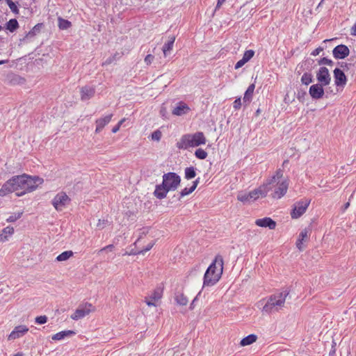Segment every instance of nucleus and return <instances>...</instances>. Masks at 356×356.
<instances>
[{
	"label": "nucleus",
	"mask_w": 356,
	"mask_h": 356,
	"mask_svg": "<svg viewBox=\"0 0 356 356\" xmlns=\"http://www.w3.org/2000/svg\"><path fill=\"white\" fill-rule=\"evenodd\" d=\"M222 270L223 259L221 255L218 254L204 273L203 286H211L216 284L221 277Z\"/></svg>",
	"instance_id": "1"
},
{
	"label": "nucleus",
	"mask_w": 356,
	"mask_h": 356,
	"mask_svg": "<svg viewBox=\"0 0 356 356\" xmlns=\"http://www.w3.org/2000/svg\"><path fill=\"white\" fill-rule=\"evenodd\" d=\"M350 50L344 44H339L335 47L332 51L333 56L337 59H343L349 55Z\"/></svg>",
	"instance_id": "16"
},
{
	"label": "nucleus",
	"mask_w": 356,
	"mask_h": 356,
	"mask_svg": "<svg viewBox=\"0 0 356 356\" xmlns=\"http://www.w3.org/2000/svg\"><path fill=\"white\" fill-rule=\"evenodd\" d=\"M24 191L20 193H17L18 196L35 190L37 187L43 182V179L38 176L31 177L26 175V178H24Z\"/></svg>",
	"instance_id": "7"
},
{
	"label": "nucleus",
	"mask_w": 356,
	"mask_h": 356,
	"mask_svg": "<svg viewBox=\"0 0 356 356\" xmlns=\"http://www.w3.org/2000/svg\"><path fill=\"white\" fill-rule=\"evenodd\" d=\"M6 29L10 31V32H14L19 27L18 22L16 19H10L6 24Z\"/></svg>",
	"instance_id": "29"
},
{
	"label": "nucleus",
	"mask_w": 356,
	"mask_h": 356,
	"mask_svg": "<svg viewBox=\"0 0 356 356\" xmlns=\"http://www.w3.org/2000/svg\"><path fill=\"white\" fill-rule=\"evenodd\" d=\"M339 64L340 65V67H342L343 70L348 69V65H350V64H348L347 63H344V62L339 63Z\"/></svg>",
	"instance_id": "55"
},
{
	"label": "nucleus",
	"mask_w": 356,
	"mask_h": 356,
	"mask_svg": "<svg viewBox=\"0 0 356 356\" xmlns=\"http://www.w3.org/2000/svg\"><path fill=\"white\" fill-rule=\"evenodd\" d=\"M255 88V85L254 83L250 84L248 89L246 90L244 97H243V102H249L252 99V95L254 92Z\"/></svg>",
	"instance_id": "28"
},
{
	"label": "nucleus",
	"mask_w": 356,
	"mask_h": 356,
	"mask_svg": "<svg viewBox=\"0 0 356 356\" xmlns=\"http://www.w3.org/2000/svg\"><path fill=\"white\" fill-rule=\"evenodd\" d=\"M24 178L26 174L19 176H14L8 180L0 189V196H5L8 193L17 191L19 189L24 191Z\"/></svg>",
	"instance_id": "4"
},
{
	"label": "nucleus",
	"mask_w": 356,
	"mask_h": 356,
	"mask_svg": "<svg viewBox=\"0 0 356 356\" xmlns=\"http://www.w3.org/2000/svg\"><path fill=\"white\" fill-rule=\"evenodd\" d=\"M95 95V88L90 86H84L81 89V100L86 101Z\"/></svg>",
	"instance_id": "21"
},
{
	"label": "nucleus",
	"mask_w": 356,
	"mask_h": 356,
	"mask_svg": "<svg viewBox=\"0 0 356 356\" xmlns=\"http://www.w3.org/2000/svg\"><path fill=\"white\" fill-rule=\"evenodd\" d=\"M245 63H246V61L244 60L243 58H241L240 60H238L236 63L234 68L236 70H238V69L241 68V67H243Z\"/></svg>",
	"instance_id": "49"
},
{
	"label": "nucleus",
	"mask_w": 356,
	"mask_h": 356,
	"mask_svg": "<svg viewBox=\"0 0 356 356\" xmlns=\"http://www.w3.org/2000/svg\"><path fill=\"white\" fill-rule=\"evenodd\" d=\"M301 82L302 84L309 85L313 82V76L310 73H305L301 77Z\"/></svg>",
	"instance_id": "35"
},
{
	"label": "nucleus",
	"mask_w": 356,
	"mask_h": 356,
	"mask_svg": "<svg viewBox=\"0 0 356 356\" xmlns=\"http://www.w3.org/2000/svg\"><path fill=\"white\" fill-rule=\"evenodd\" d=\"M58 27L60 29L65 30L70 28L72 25L71 22L67 19L58 17Z\"/></svg>",
	"instance_id": "33"
},
{
	"label": "nucleus",
	"mask_w": 356,
	"mask_h": 356,
	"mask_svg": "<svg viewBox=\"0 0 356 356\" xmlns=\"http://www.w3.org/2000/svg\"><path fill=\"white\" fill-rule=\"evenodd\" d=\"M22 213H23V212L15 213L12 214L11 216H10L7 218L6 221L8 222H14L17 220H18L19 218H20L22 217Z\"/></svg>",
	"instance_id": "39"
},
{
	"label": "nucleus",
	"mask_w": 356,
	"mask_h": 356,
	"mask_svg": "<svg viewBox=\"0 0 356 356\" xmlns=\"http://www.w3.org/2000/svg\"><path fill=\"white\" fill-rule=\"evenodd\" d=\"M35 321L40 325L44 324L47 321V317L46 316H39L35 318Z\"/></svg>",
	"instance_id": "43"
},
{
	"label": "nucleus",
	"mask_w": 356,
	"mask_h": 356,
	"mask_svg": "<svg viewBox=\"0 0 356 356\" xmlns=\"http://www.w3.org/2000/svg\"><path fill=\"white\" fill-rule=\"evenodd\" d=\"M42 26V24H37L35 25L33 29L32 30H31L28 34H27V37H32L33 35H35L36 34V33L39 32L40 31V27Z\"/></svg>",
	"instance_id": "41"
},
{
	"label": "nucleus",
	"mask_w": 356,
	"mask_h": 356,
	"mask_svg": "<svg viewBox=\"0 0 356 356\" xmlns=\"http://www.w3.org/2000/svg\"><path fill=\"white\" fill-rule=\"evenodd\" d=\"M154 58V56L152 54H148L146 56V57L145 58V62L147 64V65H149L152 63V62L153 61Z\"/></svg>",
	"instance_id": "50"
},
{
	"label": "nucleus",
	"mask_w": 356,
	"mask_h": 356,
	"mask_svg": "<svg viewBox=\"0 0 356 356\" xmlns=\"http://www.w3.org/2000/svg\"><path fill=\"white\" fill-rule=\"evenodd\" d=\"M312 233V229L310 227L305 228L303 229L298 236V238L296 241V245H301L304 242H307V238L310 236Z\"/></svg>",
	"instance_id": "23"
},
{
	"label": "nucleus",
	"mask_w": 356,
	"mask_h": 356,
	"mask_svg": "<svg viewBox=\"0 0 356 356\" xmlns=\"http://www.w3.org/2000/svg\"><path fill=\"white\" fill-rule=\"evenodd\" d=\"M197 300V296H196V297L193 299V300L192 301V302H191V305H190V309H193V308H194V307H195V301H196Z\"/></svg>",
	"instance_id": "56"
},
{
	"label": "nucleus",
	"mask_w": 356,
	"mask_h": 356,
	"mask_svg": "<svg viewBox=\"0 0 356 356\" xmlns=\"http://www.w3.org/2000/svg\"><path fill=\"white\" fill-rule=\"evenodd\" d=\"M241 98H238L236 99H235V101L233 103V107L236 109V110H238L241 108Z\"/></svg>",
	"instance_id": "46"
},
{
	"label": "nucleus",
	"mask_w": 356,
	"mask_h": 356,
	"mask_svg": "<svg viewBox=\"0 0 356 356\" xmlns=\"http://www.w3.org/2000/svg\"><path fill=\"white\" fill-rule=\"evenodd\" d=\"M310 204V200L305 199L297 202L293 204V209L291 213L292 218H298L300 217L307 210Z\"/></svg>",
	"instance_id": "10"
},
{
	"label": "nucleus",
	"mask_w": 356,
	"mask_h": 356,
	"mask_svg": "<svg viewBox=\"0 0 356 356\" xmlns=\"http://www.w3.org/2000/svg\"><path fill=\"white\" fill-rule=\"evenodd\" d=\"M184 173L186 179H191L196 176L195 168L192 166L185 168Z\"/></svg>",
	"instance_id": "32"
},
{
	"label": "nucleus",
	"mask_w": 356,
	"mask_h": 356,
	"mask_svg": "<svg viewBox=\"0 0 356 356\" xmlns=\"http://www.w3.org/2000/svg\"><path fill=\"white\" fill-rule=\"evenodd\" d=\"M316 78L318 81V83L323 86H327L331 81V76L329 73V70L325 67H321L319 68L316 73Z\"/></svg>",
	"instance_id": "12"
},
{
	"label": "nucleus",
	"mask_w": 356,
	"mask_h": 356,
	"mask_svg": "<svg viewBox=\"0 0 356 356\" xmlns=\"http://www.w3.org/2000/svg\"><path fill=\"white\" fill-rule=\"evenodd\" d=\"M152 246H147V248L144 250H139L136 248L131 249L130 251H126L124 254L128 255H136L138 254H144L145 252L149 251Z\"/></svg>",
	"instance_id": "31"
},
{
	"label": "nucleus",
	"mask_w": 356,
	"mask_h": 356,
	"mask_svg": "<svg viewBox=\"0 0 356 356\" xmlns=\"http://www.w3.org/2000/svg\"><path fill=\"white\" fill-rule=\"evenodd\" d=\"M113 246H106V248H102L100 251H101V252H104V251L106 250V249H107V248H111V249H110V251H111V250H112V248H113Z\"/></svg>",
	"instance_id": "60"
},
{
	"label": "nucleus",
	"mask_w": 356,
	"mask_h": 356,
	"mask_svg": "<svg viewBox=\"0 0 356 356\" xmlns=\"http://www.w3.org/2000/svg\"><path fill=\"white\" fill-rule=\"evenodd\" d=\"M288 182L286 180L281 179L277 186L274 189V193L272 194L273 198L280 199L285 195L288 189Z\"/></svg>",
	"instance_id": "15"
},
{
	"label": "nucleus",
	"mask_w": 356,
	"mask_h": 356,
	"mask_svg": "<svg viewBox=\"0 0 356 356\" xmlns=\"http://www.w3.org/2000/svg\"><path fill=\"white\" fill-rule=\"evenodd\" d=\"M350 206V203L349 202H347L344 204V208H343V210H346L348 208V207Z\"/></svg>",
	"instance_id": "62"
},
{
	"label": "nucleus",
	"mask_w": 356,
	"mask_h": 356,
	"mask_svg": "<svg viewBox=\"0 0 356 356\" xmlns=\"http://www.w3.org/2000/svg\"><path fill=\"white\" fill-rule=\"evenodd\" d=\"M200 183V177H198L197 179H196L193 182V185L191 186L192 188H193L194 190H195V188H197L198 184Z\"/></svg>",
	"instance_id": "53"
},
{
	"label": "nucleus",
	"mask_w": 356,
	"mask_h": 356,
	"mask_svg": "<svg viewBox=\"0 0 356 356\" xmlns=\"http://www.w3.org/2000/svg\"><path fill=\"white\" fill-rule=\"evenodd\" d=\"M334 83L335 85L337 87H342L343 88L347 82L346 76L344 74V72L339 69L335 68L334 70Z\"/></svg>",
	"instance_id": "17"
},
{
	"label": "nucleus",
	"mask_w": 356,
	"mask_h": 356,
	"mask_svg": "<svg viewBox=\"0 0 356 356\" xmlns=\"http://www.w3.org/2000/svg\"><path fill=\"white\" fill-rule=\"evenodd\" d=\"M14 232L13 227L8 226L5 227L0 234V243H4L8 241V236H11Z\"/></svg>",
	"instance_id": "25"
},
{
	"label": "nucleus",
	"mask_w": 356,
	"mask_h": 356,
	"mask_svg": "<svg viewBox=\"0 0 356 356\" xmlns=\"http://www.w3.org/2000/svg\"><path fill=\"white\" fill-rule=\"evenodd\" d=\"M73 254H74V253L72 250L65 251L57 256L56 261H66L68 259H70L71 257H72Z\"/></svg>",
	"instance_id": "30"
},
{
	"label": "nucleus",
	"mask_w": 356,
	"mask_h": 356,
	"mask_svg": "<svg viewBox=\"0 0 356 356\" xmlns=\"http://www.w3.org/2000/svg\"><path fill=\"white\" fill-rule=\"evenodd\" d=\"M115 56L116 55H113L112 56H110L108 57V58H106V60L103 63V65H109L111 63H112L115 59Z\"/></svg>",
	"instance_id": "51"
},
{
	"label": "nucleus",
	"mask_w": 356,
	"mask_h": 356,
	"mask_svg": "<svg viewBox=\"0 0 356 356\" xmlns=\"http://www.w3.org/2000/svg\"><path fill=\"white\" fill-rule=\"evenodd\" d=\"M254 55V51L252 49L247 50L244 52L243 56V59L247 62H248Z\"/></svg>",
	"instance_id": "40"
},
{
	"label": "nucleus",
	"mask_w": 356,
	"mask_h": 356,
	"mask_svg": "<svg viewBox=\"0 0 356 356\" xmlns=\"http://www.w3.org/2000/svg\"><path fill=\"white\" fill-rule=\"evenodd\" d=\"M323 86L320 83H316L310 86L309 93L312 99H319L323 97L325 94Z\"/></svg>",
	"instance_id": "14"
},
{
	"label": "nucleus",
	"mask_w": 356,
	"mask_h": 356,
	"mask_svg": "<svg viewBox=\"0 0 356 356\" xmlns=\"http://www.w3.org/2000/svg\"><path fill=\"white\" fill-rule=\"evenodd\" d=\"M175 301L179 305H186L188 303L187 298L182 293L177 294L175 296Z\"/></svg>",
	"instance_id": "34"
},
{
	"label": "nucleus",
	"mask_w": 356,
	"mask_h": 356,
	"mask_svg": "<svg viewBox=\"0 0 356 356\" xmlns=\"http://www.w3.org/2000/svg\"><path fill=\"white\" fill-rule=\"evenodd\" d=\"M175 40V37L174 35H172L169 37L168 41L164 44L162 48L164 56H167L168 52H170L172 49Z\"/></svg>",
	"instance_id": "26"
},
{
	"label": "nucleus",
	"mask_w": 356,
	"mask_h": 356,
	"mask_svg": "<svg viewBox=\"0 0 356 356\" xmlns=\"http://www.w3.org/2000/svg\"><path fill=\"white\" fill-rule=\"evenodd\" d=\"M189 110L190 108L186 104L179 102L178 105L173 108L172 113L175 115L180 116L188 113Z\"/></svg>",
	"instance_id": "20"
},
{
	"label": "nucleus",
	"mask_w": 356,
	"mask_h": 356,
	"mask_svg": "<svg viewBox=\"0 0 356 356\" xmlns=\"http://www.w3.org/2000/svg\"><path fill=\"white\" fill-rule=\"evenodd\" d=\"M255 224L259 227H268L270 229H273L276 227V222L268 217L256 220Z\"/></svg>",
	"instance_id": "18"
},
{
	"label": "nucleus",
	"mask_w": 356,
	"mask_h": 356,
	"mask_svg": "<svg viewBox=\"0 0 356 356\" xmlns=\"http://www.w3.org/2000/svg\"><path fill=\"white\" fill-rule=\"evenodd\" d=\"M173 356H185V355L181 354L179 352H176L174 353Z\"/></svg>",
	"instance_id": "61"
},
{
	"label": "nucleus",
	"mask_w": 356,
	"mask_h": 356,
	"mask_svg": "<svg viewBox=\"0 0 356 356\" xmlns=\"http://www.w3.org/2000/svg\"><path fill=\"white\" fill-rule=\"evenodd\" d=\"M225 1V0H218L216 8H220V6Z\"/></svg>",
	"instance_id": "58"
},
{
	"label": "nucleus",
	"mask_w": 356,
	"mask_h": 356,
	"mask_svg": "<svg viewBox=\"0 0 356 356\" xmlns=\"http://www.w3.org/2000/svg\"><path fill=\"white\" fill-rule=\"evenodd\" d=\"M323 50V49L321 47L316 48V49H314L312 52V55L314 56H316L317 55H318L320 54V52H321Z\"/></svg>",
	"instance_id": "52"
},
{
	"label": "nucleus",
	"mask_w": 356,
	"mask_h": 356,
	"mask_svg": "<svg viewBox=\"0 0 356 356\" xmlns=\"http://www.w3.org/2000/svg\"><path fill=\"white\" fill-rule=\"evenodd\" d=\"M8 62V60H0V65L7 63Z\"/></svg>",
	"instance_id": "63"
},
{
	"label": "nucleus",
	"mask_w": 356,
	"mask_h": 356,
	"mask_svg": "<svg viewBox=\"0 0 356 356\" xmlns=\"http://www.w3.org/2000/svg\"><path fill=\"white\" fill-rule=\"evenodd\" d=\"M120 125L117 124L115 125L113 129H112V132L113 133H116L117 131H118V130L120 129Z\"/></svg>",
	"instance_id": "57"
},
{
	"label": "nucleus",
	"mask_w": 356,
	"mask_h": 356,
	"mask_svg": "<svg viewBox=\"0 0 356 356\" xmlns=\"http://www.w3.org/2000/svg\"><path fill=\"white\" fill-rule=\"evenodd\" d=\"M6 2L13 13L19 14V9L17 8L15 3H14L12 0H6Z\"/></svg>",
	"instance_id": "38"
},
{
	"label": "nucleus",
	"mask_w": 356,
	"mask_h": 356,
	"mask_svg": "<svg viewBox=\"0 0 356 356\" xmlns=\"http://www.w3.org/2000/svg\"><path fill=\"white\" fill-rule=\"evenodd\" d=\"M70 202V198L65 192L58 193L52 200V204L57 211H62Z\"/></svg>",
	"instance_id": "9"
},
{
	"label": "nucleus",
	"mask_w": 356,
	"mask_h": 356,
	"mask_svg": "<svg viewBox=\"0 0 356 356\" xmlns=\"http://www.w3.org/2000/svg\"><path fill=\"white\" fill-rule=\"evenodd\" d=\"M161 132L159 130H156L152 134L151 137L153 140L159 141L161 139Z\"/></svg>",
	"instance_id": "44"
},
{
	"label": "nucleus",
	"mask_w": 356,
	"mask_h": 356,
	"mask_svg": "<svg viewBox=\"0 0 356 356\" xmlns=\"http://www.w3.org/2000/svg\"><path fill=\"white\" fill-rule=\"evenodd\" d=\"M112 117H113V114H110L104 118L97 119L95 122V123H96L95 132L96 133L100 132L104 129V127L110 122Z\"/></svg>",
	"instance_id": "19"
},
{
	"label": "nucleus",
	"mask_w": 356,
	"mask_h": 356,
	"mask_svg": "<svg viewBox=\"0 0 356 356\" xmlns=\"http://www.w3.org/2000/svg\"><path fill=\"white\" fill-rule=\"evenodd\" d=\"M259 187V188L254 189L248 193L240 192L237 195V200L243 203H248L253 202L259 198V195L266 197V191Z\"/></svg>",
	"instance_id": "6"
},
{
	"label": "nucleus",
	"mask_w": 356,
	"mask_h": 356,
	"mask_svg": "<svg viewBox=\"0 0 356 356\" xmlns=\"http://www.w3.org/2000/svg\"><path fill=\"white\" fill-rule=\"evenodd\" d=\"M75 334V332L72 330H63L61 332H59L55 334H54L51 337L52 340L54 341H60L64 339L66 337H71L72 335Z\"/></svg>",
	"instance_id": "24"
},
{
	"label": "nucleus",
	"mask_w": 356,
	"mask_h": 356,
	"mask_svg": "<svg viewBox=\"0 0 356 356\" xmlns=\"http://www.w3.org/2000/svg\"><path fill=\"white\" fill-rule=\"evenodd\" d=\"M257 335L251 334H249L248 336L244 337L243 339H242L240 344L242 346H248V345H250V344L253 343L254 342H255L257 341Z\"/></svg>",
	"instance_id": "27"
},
{
	"label": "nucleus",
	"mask_w": 356,
	"mask_h": 356,
	"mask_svg": "<svg viewBox=\"0 0 356 356\" xmlns=\"http://www.w3.org/2000/svg\"><path fill=\"white\" fill-rule=\"evenodd\" d=\"M160 114L163 118H167V114H168L167 108L163 104L161 107Z\"/></svg>",
	"instance_id": "48"
},
{
	"label": "nucleus",
	"mask_w": 356,
	"mask_h": 356,
	"mask_svg": "<svg viewBox=\"0 0 356 356\" xmlns=\"http://www.w3.org/2000/svg\"><path fill=\"white\" fill-rule=\"evenodd\" d=\"M168 192L169 191L165 187V186L162 183L161 184L156 186L154 194L158 199L161 200L166 197Z\"/></svg>",
	"instance_id": "22"
},
{
	"label": "nucleus",
	"mask_w": 356,
	"mask_h": 356,
	"mask_svg": "<svg viewBox=\"0 0 356 356\" xmlns=\"http://www.w3.org/2000/svg\"><path fill=\"white\" fill-rule=\"evenodd\" d=\"M207 155V152L201 148L196 149L195 152V156L199 159H205Z\"/></svg>",
	"instance_id": "37"
},
{
	"label": "nucleus",
	"mask_w": 356,
	"mask_h": 356,
	"mask_svg": "<svg viewBox=\"0 0 356 356\" xmlns=\"http://www.w3.org/2000/svg\"><path fill=\"white\" fill-rule=\"evenodd\" d=\"M92 307V304L88 302L81 304L75 310L74 313L71 315V318L75 321L83 318L91 312Z\"/></svg>",
	"instance_id": "11"
},
{
	"label": "nucleus",
	"mask_w": 356,
	"mask_h": 356,
	"mask_svg": "<svg viewBox=\"0 0 356 356\" xmlns=\"http://www.w3.org/2000/svg\"><path fill=\"white\" fill-rule=\"evenodd\" d=\"M23 355H24V354L22 353H17L15 355H14V356H23Z\"/></svg>",
	"instance_id": "64"
},
{
	"label": "nucleus",
	"mask_w": 356,
	"mask_h": 356,
	"mask_svg": "<svg viewBox=\"0 0 356 356\" xmlns=\"http://www.w3.org/2000/svg\"><path fill=\"white\" fill-rule=\"evenodd\" d=\"M282 177L283 171L281 169H278L275 175L260 186L261 188L263 189L262 191H266V195L270 191L275 189L277 186V184Z\"/></svg>",
	"instance_id": "8"
},
{
	"label": "nucleus",
	"mask_w": 356,
	"mask_h": 356,
	"mask_svg": "<svg viewBox=\"0 0 356 356\" xmlns=\"http://www.w3.org/2000/svg\"><path fill=\"white\" fill-rule=\"evenodd\" d=\"M318 63L320 65H327L332 66L333 65V61L332 60H330V59H328V58L324 57V58H321L318 61Z\"/></svg>",
	"instance_id": "42"
},
{
	"label": "nucleus",
	"mask_w": 356,
	"mask_h": 356,
	"mask_svg": "<svg viewBox=\"0 0 356 356\" xmlns=\"http://www.w3.org/2000/svg\"><path fill=\"white\" fill-rule=\"evenodd\" d=\"M161 297V291L159 289H158V290L154 291V293L151 296V298L153 299L154 300H157L160 299Z\"/></svg>",
	"instance_id": "45"
},
{
	"label": "nucleus",
	"mask_w": 356,
	"mask_h": 356,
	"mask_svg": "<svg viewBox=\"0 0 356 356\" xmlns=\"http://www.w3.org/2000/svg\"><path fill=\"white\" fill-rule=\"evenodd\" d=\"M289 294V291L285 289L281 292L270 296L262 307V312L268 314L278 312L284 307L286 297Z\"/></svg>",
	"instance_id": "2"
},
{
	"label": "nucleus",
	"mask_w": 356,
	"mask_h": 356,
	"mask_svg": "<svg viewBox=\"0 0 356 356\" xmlns=\"http://www.w3.org/2000/svg\"><path fill=\"white\" fill-rule=\"evenodd\" d=\"M195 190L191 186L190 188H184L178 194V200H181L182 197L192 193Z\"/></svg>",
	"instance_id": "36"
},
{
	"label": "nucleus",
	"mask_w": 356,
	"mask_h": 356,
	"mask_svg": "<svg viewBox=\"0 0 356 356\" xmlns=\"http://www.w3.org/2000/svg\"><path fill=\"white\" fill-rule=\"evenodd\" d=\"M181 177L175 172H168L163 175V184L170 191H175L179 186Z\"/></svg>",
	"instance_id": "5"
},
{
	"label": "nucleus",
	"mask_w": 356,
	"mask_h": 356,
	"mask_svg": "<svg viewBox=\"0 0 356 356\" xmlns=\"http://www.w3.org/2000/svg\"><path fill=\"white\" fill-rule=\"evenodd\" d=\"M350 34L352 35L356 36V22L354 24V25L351 28Z\"/></svg>",
	"instance_id": "54"
},
{
	"label": "nucleus",
	"mask_w": 356,
	"mask_h": 356,
	"mask_svg": "<svg viewBox=\"0 0 356 356\" xmlns=\"http://www.w3.org/2000/svg\"><path fill=\"white\" fill-rule=\"evenodd\" d=\"M206 142L207 140L204 134L198 131L193 134H188L183 135L177 143V147L179 149H186L189 147L204 145Z\"/></svg>",
	"instance_id": "3"
},
{
	"label": "nucleus",
	"mask_w": 356,
	"mask_h": 356,
	"mask_svg": "<svg viewBox=\"0 0 356 356\" xmlns=\"http://www.w3.org/2000/svg\"><path fill=\"white\" fill-rule=\"evenodd\" d=\"M108 220H99V222H98V223H97V228H98L99 229H103V228L106 226V224H108Z\"/></svg>",
	"instance_id": "47"
},
{
	"label": "nucleus",
	"mask_w": 356,
	"mask_h": 356,
	"mask_svg": "<svg viewBox=\"0 0 356 356\" xmlns=\"http://www.w3.org/2000/svg\"><path fill=\"white\" fill-rule=\"evenodd\" d=\"M29 331V328L26 325H20L15 327L13 330L8 335V340H15L19 339L25 335Z\"/></svg>",
	"instance_id": "13"
},
{
	"label": "nucleus",
	"mask_w": 356,
	"mask_h": 356,
	"mask_svg": "<svg viewBox=\"0 0 356 356\" xmlns=\"http://www.w3.org/2000/svg\"><path fill=\"white\" fill-rule=\"evenodd\" d=\"M145 302L148 306H154L155 305V303L152 301L146 300Z\"/></svg>",
	"instance_id": "59"
}]
</instances>
